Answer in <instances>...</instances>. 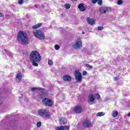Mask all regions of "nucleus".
<instances>
[{"mask_svg": "<svg viewBox=\"0 0 130 130\" xmlns=\"http://www.w3.org/2000/svg\"><path fill=\"white\" fill-rule=\"evenodd\" d=\"M29 58L31 60V63L34 67H38V63L37 62H40L42 59L41 55L37 51L31 52Z\"/></svg>", "mask_w": 130, "mask_h": 130, "instance_id": "obj_1", "label": "nucleus"}, {"mask_svg": "<svg viewBox=\"0 0 130 130\" xmlns=\"http://www.w3.org/2000/svg\"><path fill=\"white\" fill-rule=\"evenodd\" d=\"M17 40L20 43L22 44H28L29 40L28 39V36L26 34H24L23 31H20L17 36Z\"/></svg>", "mask_w": 130, "mask_h": 130, "instance_id": "obj_2", "label": "nucleus"}, {"mask_svg": "<svg viewBox=\"0 0 130 130\" xmlns=\"http://www.w3.org/2000/svg\"><path fill=\"white\" fill-rule=\"evenodd\" d=\"M33 34L35 37L40 40H44L45 39V35H44V32L41 31L40 30H35L33 31Z\"/></svg>", "mask_w": 130, "mask_h": 130, "instance_id": "obj_3", "label": "nucleus"}, {"mask_svg": "<svg viewBox=\"0 0 130 130\" xmlns=\"http://www.w3.org/2000/svg\"><path fill=\"white\" fill-rule=\"evenodd\" d=\"M33 34L35 37L40 40H44L45 39V35H44V32L41 31L40 30H35L33 31Z\"/></svg>", "mask_w": 130, "mask_h": 130, "instance_id": "obj_4", "label": "nucleus"}, {"mask_svg": "<svg viewBox=\"0 0 130 130\" xmlns=\"http://www.w3.org/2000/svg\"><path fill=\"white\" fill-rule=\"evenodd\" d=\"M38 113L40 116L43 117L44 118H49L50 115L48 112L45 109H40L38 111Z\"/></svg>", "mask_w": 130, "mask_h": 130, "instance_id": "obj_5", "label": "nucleus"}, {"mask_svg": "<svg viewBox=\"0 0 130 130\" xmlns=\"http://www.w3.org/2000/svg\"><path fill=\"white\" fill-rule=\"evenodd\" d=\"M74 49H80L82 47V40L81 39H78L75 43L73 46Z\"/></svg>", "mask_w": 130, "mask_h": 130, "instance_id": "obj_6", "label": "nucleus"}, {"mask_svg": "<svg viewBox=\"0 0 130 130\" xmlns=\"http://www.w3.org/2000/svg\"><path fill=\"white\" fill-rule=\"evenodd\" d=\"M42 102L43 104H44V105H46V106H48L49 107L52 106V101L49 99L45 98L43 100Z\"/></svg>", "mask_w": 130, "mask_h": 130, "instance_id": "obj_7", "label": "nucleus"}, {"mask_svg": "<svg viewBox=\"0 0 130 130\" xmlns=\"http://www.w3.org/2000/svg\"><path fill=\"white\" fill-rule=\"evenodd\" d=\"M100 14H106V12H110L111 8L110 7H102L99 9Z\"/></svg>", "mask_w": 130, "mask_h": 130, "instance_id": "obj_8", "label": "nucleus"}, {"mask_svg": "<svg viewBox=\"0 0 130 130\" xmlns=\"http://www.w3.org/2000/svg\"><path fill=\"white\" fill-rule=\"evenodd\" d=\"M75 76L77 83H79V82H81V81H82V73L79 72V71H75Z\"/></svg>", "mask_w": 130, "mask_h": 130, "instance_id": "obj_9", "label": "nucleus"}, {"mask_svg": "<svg viewBox=\"0 0 130 130\" xmlns=\"http://www.w3.org/2000/svg\"><path fill=\"white\" fill-rule=\"evenodd\" d=\"M83 126H84V127H92L93 125L90 120H86L83 122Z\"/></svg>", "mask_w": 130, "mask_h": 130, "instance_id": "obj_10", "label": "nucleus"}, {"mask_svg": "<svg viewBox=\"0 0 130 130\" xmlns=\"http://www.w3.org/2000/svg\"><path fill=\"white\" fill-rule=\"evenodd\" d=\"M94 95L92 94H89V99H88V102L90 105H92L94 104V101H95V98H94Z\"/></svg>", "mask_w": 130, "mask_h": 130, "instance_id": "obj_11", "label": "nucleus"}, {"mask_svg": "<svg viewBox=\"0 0 130 130\" xmlns=\"http://www.w3.org/2000/svg\"><path fill=\"white\" fill-rule=\"evenodd\" d=\"M86 21L87 23L91 26H93V25H95V23H96V21H95V19H93V18L90 17L87 18Z\"/></svg>", "mask_w": 130, "mask_h": 130, "instance_id": "obj_12", "label": "nucleus"}, {"mask_svg": "<svg viewBox=\"0 0 130 130\" xmlns=\"http://www.w3.org/2000/svg\"><path fill=\"white\" fill-rule=\"evenodd\" d=\"M22 73H21V72H19L16 76V78H15L16 81L17 83H20V82H21V81L22 80Z\"/></svg>", "mask_w": 130, "mask_h": 130, "instance_id": "obj_13", "label": "nucleus"}, {"mask_svg": "<svg viewBox=\"0 0 130 130\" xmlns=\"http://www.w3.org/2000/svg\"><path fill=\"white\" fill-rule=\"evenodd\" d=\"M82 110V107L80 106H77L74 108V112H75V113H81Z\"/></svg>", "mask_w": 130, "mask_h": 130, "instance_id": "obj_14", "label": "nucleus"}, {"mask_svg": "<svg viewBox=\"0 0 130 130\" xmlns=\"http://www.w3.org/2000/svg\"><path fill=\"white\" fill-rule=\"evenodd\" d=\"M68 122V120L64 117L60 118L59 119V123L60 124H66Z\"/></svg>", "mask_w": 130, "mask_h": 130, "instance_id": "obj_15", "label": "nucleus"}, {"mask_svg": "<svg viewBox=\"0 0 130 130\" xmlns=\"http://www.w3.org/2000/svg\"><path fill=\"white\" fill-rule=\"evenodd\" d=\"M78 9H79L80 11H81L82 12H84V11L86 10V8H85V6H84V4H83L79 5Z\"/></svg>", "mask_w": 130, "mask_h": 130, "instance_id": "obj_16", "label": "nucleus"}, {"mask_svg": "<svg viewBox=\"0 0 130 130\" xmlns=\"http://www.w3.org/2000/svg\"><path fill=\"white\" fill-rule=\"evenodd\" d=\"M72 79V77L69 75H64L63 77V80L64 81H70Z\"/></svg>", "mask_w": 130, "mask_h": 130, "instance_id": "obj_17", "label": "nucleus"}, {"mask_svg": "<svg viewBox=\"0 0 130 130\" xmlns=\"http://www.w3.org/2000/svg\"><path fill=\"white\" fill-rule=\"evenodd\" d=\"M112 115L113 117H117V115H118V112L117 111H113L112 112Z\"/></svg>", "mask_w": 130, "mask_h": 130, "instance_id": "obj_18", "label": "nucleus"}, {"mask_svg": "<svg viewBox=\"0 0 130 130\" xmlns=\"http://www.w3.org/2000/svg\"><path fill=\"white\" fill-rule=\"evenodd\" d=\"M42 25V23H38L35 25H34L32 26L33 29H37V28H39L40 27H41V26Z\"/></svg>", "mask_w": 130, "mask_h": 130, "instance_id": "obj_19", "label": "nucleus"}, {"mask_svg": "<svg viewBox=\"0 0 130 130\" xmlns=\"http://www.w3.org/2000/svg\"><path fill=\"white\" fill-rule=\"evenodd\" d=\"M97 116H103L105 115V113L103 112H99L96 114Z\"/></svg>", "mask_w": 130, "mask_h": 130, "instance_id": "obj_20", "label": "nucleus"}, {"mask_svg": "<svg viewBox=\"0 0 130 130\" xmlns=\"http://www.w3.org/2000/svg\"><path fill=\"white\" fill-rule=\"evenodd\" d=\"M63 126L61 125L60 126L55 127V129L56 130H63Z\"/></svg>", "mask_w": 130, "mask_h": 130, "instance_id": "obj_21", "label": "nucleus"}, {"mask_svg": "<svg viewBox=\"0 0 130 130\" xmlns=\"http://www.w3.org/2000/svg\"><path fill=\"white\" fill-rule=\"evenodd\" d=\"M32 92H35V91H36V90H40V88H37V87H32L31 89Z\"/></svg>", "mask_w": 130, "mask_h": 130, "instance_id": "obj_22", "label": "nucleus"}, {"mask_svg": "<svg viewBox=\"0 0 130 130\" xmlns=\"http://www.w3.org/2000/svg\"><path fill=\"white\" fill-rule=\"evenodd\" d=\"M64 7L66 8V9H67V10H69V9H70V8H71V5H70L69 4H67L64 5Z\"/></svg>", "mask_w": 130, "mask_h": 130, "instance_id": "obj_23", "label": "nucleus"}, {"mask_svg": "<svg viewBox=\"0 0 130 130\" xmlns=\"http://www.w3.org/2000/svg\"><path fill=\"white\" fill-rule=\"evenodd\" d=\"M48 64H49V66H52V64H53V62L51 60H48Z\"/></svg>", "mask_w": 130, "mask_h": 130, "instance_id": "obj_24", "label": "nucleus"}, {"mask_svg": "<svg viewBox=\"0 0 130 130\" xmlns=\"http://www.w3.org/2000/svg\"><path fill=\"white\" fill-rule=\"evenodd\" d=\"M98 5L99 6H102V0H98Z\"/></svg>", "mask_w": 130, "mask_h": 130, "instance_id": "obj_25", "label": "nucleus"}, {"mask_svg": "<svg viewBox=\"0 0 130 130\" xmlns=\"http://www.w3.org/2000/svg\"><path fill=\"white\" fill-rule=\"evenodd\" d=\"M85 66L86 68H89V69H93V66H92L89 64H86L85 65Z\"/></svg>", "mask_w": 130, "mask_h": 130, "instance_id": "obj_26", "label": "nucleus"}, {"mask_svg": "<svg viewBox=\"0 0 130 130\" xmlns=\"http://www.w3.org/2000/svg\"><path fill=\"white\" fill-rule=\"evenodd\" d=\"M103 29H104V27H103V26L98 27V29L99 30V31H102V30H103Z\"/></svg>", "mask_w": 130, "mask_h": 130, "instance_id": "obj_27", "label": "nucleus"}, {"mask_svg": "<svg viewBox=\"0 0 130 130\" xmlns=\"http://www.w3.org/2000/svg\"><path fill=\"white\" fill-rule=\"evenodd\" d=\"M55 49L56 50H58L59 49V46L58 45H55Z\"/></svg>", "mask_w": 130, "mask_h": 130, "instance_id": "obj_28", "label": "nucleus"}, {"mask_svg": "<svg viewBox=\"0 0 130 130\" xmlns=\"http://www.w3.org/2000/svg\"><path fill=\"white\" fill-rule=\"evenodd\" d=\"M63 130H69L70 129V126H63Z\"/></svg>", "mask_w": 130, "mask_h": 130, "instance_id": "obj_29", "label": "nucleus"}, {"mask_svg": "<svg viewBox=\"0 0 130 130\" xmlns=\"http://www.w3.org/2000/svg\"><path fill=\"white\" fill-rule=\"evenodd\" d=\"M37 126L40 127L41 126V122H39L37 123Z\"/></svg>", "mask_w": 130, "mask_h": 130, "instance_id": "obj_30", "label": "nucleus"}, {"mask_svg": "<svg viewBox=\"0 0 130 130\" xmlns=\"http://www.w3.org/2000/svg\"><path fill=\"white\" fill-rule=\"evenodd\" d=\"M95 96H96V97L98 100H99V99H100V98H101V97H100V94H96L95 95Z\"/></svg>", "mask_w": 130, "mask_h": 130, "instance_id": "obj_31", "label": "nucleus"}, {"mask_svg": "<svg viewBox=\"0 0 130 130\" xmlns=\"http://www.w3.org/2000/svg\"><path fill=\"white\" fill-rule=\"evenodd\" d=\"M118 5H121L122 4V1L121 0H118L117 1Z\"/></svg>", "mask_w": 130, "mask_h": 130, "instance_id": "obj_32", "label": "nucleus"}, {"mask_svg": "<svg viewBox=\"0 0 130 130\" xmlns=\"http://www.w3.org/2000/svg\"><path fill=\"white\" fill-rule=\"evenodd\" d=\"M18 4H19V5H22V4H23V0H19L18 1Z\"/></svg>", "mask_w": 130, "mask_h": 130, "instance_id": "obj_33", "label": "nucleus"}, {"mask_svg": "<svg viewBox=\"0 0 130 130\" xmlns=\"http://www.w3.org/2000/svg\"><path fill=\"white\" fill-rule=\"evenodd\" d=\"M98 1V0H92V4H96V3H97Z\"/></svg>", "mask_w": 130, "mask_h": 130, "instance_id": "obj_34", "label": "nucleus"}, {"mask_svg": "<svg viewBox=\"0 0 130 130\" xmlns=\"http://www.w3.org/2000/svg\"><path fill=\"white\" fill-rule=\"evenodd\" d=\"M82 74H83V76H86V75H87V72L83 71Z\"/></svg>", "mask_w": 130, "mask_h": 130, "instance_id": "obj_35", "label": "nucleus"}, {"mask_svg": "<svg viewBox=\"0 0 130 130\" xmlns=\"http://www.w3.org/2000/svg\"><path fill=\"white\" fill-rule=\"evenodd\" d=\"M3 17V14H2V13H0V18Z\"/></svg>", "mask_w": 130, "mask_h": 130, "instance_id": "obj_36", "label": "nucleus"}, {"mask_svg": "<svg viewBox=\"0 0 130 130\" xmlns=\"http://www.w3.org/2000/svg\"><path fill=\"white\" fill-rule=\"evenodd\" d=\"M82 34H85V31H82Z\"/></svg>", "mask_w": 130, "mask_h": 130, "instance_id": "obj_37", "label": "nucleus"}, {"mask_svg": "<svg viewBox=\"0 0 130 130\" xmlns=\"http://www.w3.org/2000/svg\"><path fill=\"white\" fill-rule=\"evenodd\" d=\"M35 7H36V8H37V5H35Z\"/></svg>", "mask_w": 130, "mask_h": 130, "instance_id": "obj_38", "label": "nucleus"}, {"mask_svg": "<svg viewBox=\"0 0 130 130\" xmlns=\"http://www.w3.org/2000/svg\"><path fill=\"white\" fill-rule=\"evenodd\" d=\"M42 97H43V96H41V98H42Z\"/></svg>", "mask_w": 130, "mask_h": 130, "instance_id": "obj_39", "label": "nucleus"}]
</instances>
